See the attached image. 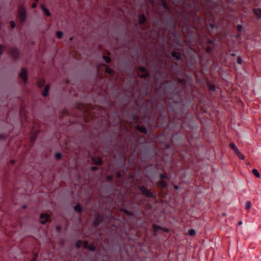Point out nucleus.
I'll list each match as a JSON object with an SVG mask.
<instances>
[{"mask_svg": "<svg viewBox=\"0 0 261 261\" xmlns=\"http://www.w3.org/2000/svg\"><path fill=\"white\" fill-rule=\"evenodd\" d=\"M116 176L118 178H119L121 177V173H120V172H117V173H116Z\"/></svg>", "mask_w": 261, "mask_h": 261, "instance_id": "obj_37", "label": "nucleus"}, {"mask_svg": "<svg viewBox=\"0 0 261 261\" xmlns=\"http://www.w3.org/2000/svg\"><path fill=\"white\" fill-rule=\"evenodd\" d=\"M152 228L155 231H158L159 230H162V227L156 224H153Z\"/></svg>", "mask_w": 261, "mask_h": 261, "instance_id": "obj_19", "label": "nucleus"}, {"mask_svg": "<svg viewBox=\"0 0 261 261\" xmlns=\"http://www.w3.org/2000/svg\"><path fill=\"white\" fill-rule=\"evenodd\" d=\"M229 147L230 148L233 149L236 153L237 154L238 156L242 160H244L245 156L242 154L239 150L238 148L236 146L235 144L233 143H231L229 144Z\"/></svg>", "mask_w": 261, "mask_h": 261, "instance_id": "obj_4", "label": "nucleus"}, {"mask_svg": "<svg viewBox=\"0 0 261 261\" xmlns=\"http://www.w3.org/2000/svg\"><path fill=\"white\" fill-rule=\"evenodd\" d=\"M56 156L57 159H60L61 158L62 154L61 153L58 152L56 154Z\"/></svg>", "mask_w": 261, "mask_h": 261, "instance_id": "obj_30", "label": "nucleus"}, {"mask_svg": "<svg viewBox=\"0 0 261 261\" xmlns=\"http://www.w3.org/2000/svg\"><path fill=\"white\" fill-rule=\"evenodd\" d=\"M35 1H36V2H38L39 0H34Z\"/></svg>", "mask_w": 261, "mask_h": 261, "instance_id": "obj_49", "label": "nucleus"}, {"mask_svg": "<svg viewBox=\"0 0 261 261\" xmlns=\"http://www.w3.org/2000/svg\"><path fill=\"white\" fill-rule=\"evenodd\" d=\"M106 72L107 73H108L109 74H112L113 73V70L111 69L110 68L108 67H107L106 68V70H105Z\"/></svg>", "mask_w": 261, "mask_h": 261, "instance_id": "obj_25", "label": "nucleus"}, {"mask_svg": "<svg viewBox=\"0 0 261 261\" xmlns=\"http://www.w3.org/2000/svg\"><path fill=\"white\" fill-rule=\"evenodd\" d=\"M74 210L79 213L82 212V208L80 204H77L74 206Z\"/></svg>", "mask_w": 261, "mask_h": 261, "instance_id": "obj_18", "label": "nucleus"}, {"mask_svg": "<svg viewBox=\"0 0 261 261\" xmlns=\"http://www.w3.org/2000/svg\"><path fill=\"white\" fill-rule=\"evenodd\" d=\"M140 71L142 72H144V74H141L140 75V76L141 77H145L147 76H148V74L146 73V71L144 68L141 67L140 68Z\"/></svg>", "mask_w": 261, "mask_h": 261, "instance_id": "obj_17", "label": "nucleus"}, {"mask_svg": "<svg viewBox=\"0 0 261 261\" xmlns=\"http://www.w3.org/2000/svg\"><path fill=\"white\" fill-rule=\"evenodd\" d=\"M251 207V202L250 201H248L246 203V208L247 210H249Z\"/></svg>", "mask_w": 261, "mask_h": 261, "instance_id": "obj_27", "label": "nucleus"}, {"mask_svg": "<svg viewBox=\"0 0 261 261\" xmlns=\"http://www.w3.org/2000/svg\"><path fill=\"white\" fill-rule=\"evenodd\" d=\"M41 219L40 223L41 224H45L47 222L50 221V216L46 213H42L40 216Z\"/></svg>", "mask_w": 261, "mask_h": 261, "instance_id": "obj_5", "label": "nucleus"}, {"mask_svg": "<svg viewBox=\"0 0 261 261\" xmlns=\"http://www.w3.org/2000/svg\"><path fill=\"white\" fill-rule=\"evenodd\" d=\"M211 89L215 90V86H211Z\"/></svg>", "mask_w": 261, "mask_h": 261, "instance_id": "obj_42", "label": "nucleus"}, {"mask_svg": "<svg viewBox=\"0 0 261 261\" xmlns=\"http://www.w3.org/2000/svg\"><path fill=\"white\" fill-rule=\"evenodd\" d=\"M57 37L59 39H61L63 37V33L61 31H57L56 33Z\"/></svg>", "mask_w": 261, "mask_h": 261, "instance_id": "obj_24", "label": "nucleus"}, {"mask_svg": "<svg viewBox=\"0 0 261 261\" xmlns=\"http://www.w3.org/2000/svg\"><path fill=\"white\" fill-rule=\"evenodd\" d=\"M19 76L24 83H26L28 81V74H27V70L25 68H22L21 69V72L19 74Z\"/></svg>", "mask_w": 261, "mask_h": 261, "instance_id": "obj_6", "label": "nucleus"}, {"mask_svg": "<svg viewBox=\"0 0 261 261\" xmlns=\"http://www.w3.org/2000/svg\"><path fill=\"white\" fill-rule=\"evenodd\" d=\"M4 46L0 44V55L2 54L4 52Z\"/></svg>", "mask_w": 261, "mask_h": 261, "instance_id": "obj_28", "label": "nucleus"}, {"mask_svg": "<svg viewBox=\"0 0 261 261\" xmlns=\"http://www.w3.org/2000/svg\"><path fill=\"white\" fill-rule=\"evenodd\" d=\"M253 11L254 14L255 15V16L257 18H261V9H260V8L254 9Z\"/></svg>", "mask_w": 261, "mask_h": 261, "instance_id": "obj_8", "label": "nucleus"}, {"mask_svg": "<svg viewBox=\"0 0 261 261\" xmlns=\"http://www.w3.org/2000/svg\"><path fill=\"white\" fill-rule=\"evenodd\" d=\"M156 186L162 188H166L167 187V183L166 181L162 180L158 182Z\"/></svg>", "mask_w": 261, "mask_h": 261, "instance_id": "obj_9", "label": "nucleus"}, {"mask_svg": "<svg viewBox=\"0 0 261 261\" xmlns=\"http://www.w3.org/2000/svg\"><path fill=\"white\" fill-rule=\"evenodd\" d=\"M42 10L43 11L44 13L47 16H50V13L49 11L45 7L44 5H41V6Z\"/></svg>", "mask_w": 261, "mask_h": 261, "instance_id": "obj_10", "label": "nucleus"}, {"mask_svg": "<svg viewBox=\"0 0 261 261\" xmlns=\"http://www.w3.org/2000/svg\"><path fill=\"white\" fill-rule=\"evenodd\" d=\"M188 234L191 236H194L195 234V231L193 229H189L188 231Z\"/></svg>", "mask_w": 261, "mask_h": 261, "instance_id": "obj_22", "label": "nucleus"}, {"mask_svg": "<svg viewBox=\"0 0 261 261\" xmlns=\"http://www.w3.org/2000/svg\"><path fill=\"white\" fill-rule=\"evenodd\" d=\"M44 84L45 80L44 79H40L37 83V86L40 88L44 86Z\"/></svg>", "mask_w": 261, "mask_h": 261, "instance_id": "obj_14", "label": "nucleus"}, {"mask_svg": "<svg viewBox=\"0 0 261 261\" xmlns=\"http://www.w3.org/2000/svg\"><path fill=\"white\" fill-rule=\"evenodd\" d=\"M146 20V17L144 15H140L139 17V23L140 24H142L145 22Z\"/></svg>", "mask_w": 261, "mask_h": 261, "instance_id": "obj_15", "label": "nucleus"}, {"mask_svg": "<svg viewBox=\"0 0 261 261\" xmlns=\"http://www.w3.org/2000/svg\"><path fill=\"white\" fill-rule=\"evenodd\" d=\"M18 17L21 22H24L26 20L27 15L26 11L24 8L22 6H19L18 9Z\"/></svg>", "mask_w": 261, "mask_h": 261, "instance_id": "obj_1", "label": "nucleus"}, {"mask_svg": "<svg viewBox=\"0 0 261 261\" xmlns=\"http://www.w3.org/2000/svg\"><path fill=\"white\" fill-rule=\"evenodd\" d=\"M237 28L239 31H241L242 29V26L241 25H238Z\"/></svg>", "mask_w": 261, "mask_h": 261, "instance_id": "obj_36", "label": "nucleus"}, {"mask_svg": "<svg viewBox=\"0 0 261 261\" xmlns=\"http://www.w3.org/2000/svg\"><path fill=\"white\" fill-rule=\"evenodd\" d=\"M252 173L257 178H259L260 175H259V173H258V171L255 169H254L252 170Z\"/></svg>", "mask_w": 261, "mask_h": 261, "instance_id": "obj_21", "label": "nucleus"}, {"mask_svg": "<svg viewBox=\"0 0 261 261\" xmlns=\"http://www.w3.org/2000/svg\"><path fill=\"white\" fill-rule=\"evenodd\" d=\"M121 211H123L127 215H130V213L129 212L127 211V210H121Z\"/></svg>", "mask_w": 261, "mask_h": 261, "instance_id": "obj_35", "label": "nucleus"}, {"mask_svg": "<svg viewBox=\"0 0 261 261\" xmlns=\"http://www.w3.org/2000/svg\"><path fill=\"white\" fill-rule=\"evenodd\" d=\"M174 189H178V187L176 185L174 186Z\"/></svg>", "mask_w": 261, "mask_h": 261, "instance_id": "obj_44", "label": "nucleus"}, {"mask_svg": "<svg viewBox=\"0 0 261 261\" xmlns=\"http://www.w3.org/2000/svg\"><path fill=\"white\" fill-rule=\"evenodd\" d=\"M107 178L108 180H110L112 179V177L111 176H108L107 177Z\"/></svg>", "mask_w": 261, "mask_h": 261, "instance_id": "obj_39", "label": "nucleus"}, {"mask_svg": "<svg viewBox=\"0 0 261 261\" xmlns=\"http://www.w3.org/2000/svg\"><path fill=\"white\" fill-rule=\"evenodd\" d=\"M97 169V167H92V169H93V170H95V169Z\"/></svg>", "mask_w": 261, "mask_h": 261, "instance_id": "obj_45", "label": "nucleus"}, {"mask_svg": "<svg viewBox=\"0 0 261 261\" xmlns=\"http://www.w3.org/2000/svg\"><path fill=\"white\" fill-rule=\"evenodd\" d=\"M231 56H232V57H234V56H236V55H235V54H231Z\"/></svg>", "mask_w": 261, "mask_h": 261, "instance_id": "obj_47", "label": "nucleus"}, {"mask_svg": "<svg viewBox=\"0 0 261 261\" xmlns=\"http://www.w3.org/2000/svg\"><path fill=\"white\" fill-rule=\"evenodd\" d=\"M9 53L14 60L17 59L19 58V52L18 49L15 47L10 48Z\"/></svg>", "mask_w": 261, "mask_h": 261, "instance_id": "obj_2", "label": "nucleus"}, {"mask_svg": "<svg viewBox=\"0 0 261 261\" xmlns=\"http://www.w3.org/2000/svg\"><path fill=\"white\" fill-rule=\"evenodd\" d=\"M36 7H37V4H36V3H33V4H32V8H35Z\"/></svg>", "mask_w": 261, "mask_h": 261, "instance_id": "obj_38", "label": "nucleus"}, {"mask_svg": "<svg viewBox=\"0 0 261 261\" xmlns=\"http://www.w3.org/2000/svg\"><path fill=\"white\" fill-rule=\"evenodd\" d=\"M100 215L98 213H96L95 214V218H94V220L93 221V224L95 226H97L100 223Z\"/></svg>", "mask_w": 261, "mask_h": 261, "instance_id": "obj_7", "label": "nucleus"}, {"mask_svg": "<svg viewBox=\"0 0 261 261\" xmlns=\"http://www.w3.org/2000/svg\"><path fill=\"white\" fill-rule=\"evenodd\" d=\"M211 48L210 47H207V48H206V51H207V52H210V51H211Z\"/></svg>", "mask_w": 261, "mask_h": 261, "instance_id": "obj_40", "label": "nucleus"}, {"mask_svg": "<svg viewBox=\"0 0 261 261\" xmlns=\"http://www.w3.org/2000/svg\"><path fill=\"white\" fill-rule=\"evenodd\" d=\"M82 242L81 241H78L76 242V245L77 248H80L82 245Z\"/></svg>", "mask_w": 261, "mask_h": 261, "instance_id": "obj_31", "label": "nucleus"}, {"mask_svg": "<svg viewBox=\"0 0 261 261\" xmlns=\"http://www.w3.org/2000/svg\"><path fill=\"white\" fill-rule=\"evenodd\" d=\"M49 86L48 85H46L45 87V89L43 91V92L42 93V95L44 96H46L48 95V92H49Z\"/></svg>", "mask_w": 261, "mask_h": 261, "instance_id": "obj_12", "label": "nucleus"}, {"mask_svg": "<svg viewBox=\"0 0 261 261\" xmlns=\"http://www.w3.org/2000/svg\"><path fill=\"white\" fill-rule=\"evenodd\" d=\"M10 25H11V28L12 29L14 28L15 27V23L14 21H10Z\"/></svg>", "mask_w": 261, "mask_h": 261, "instance_id": "obj_29", "label": "nucleus"}, {"mask_svg": "<svg viewBox=\"0 0 261 261\" xmlns=\"http://www.w3.org/2000/svg\"><path fill=\"white\" fill-rule=\"evenodd\" d=\"M171 55L173 57L176 58V59L177 60H180L181 59L180 54H179L176 51L172 52Z\"/></svg>", "mask_w": 261, "mask_h": 261, "instance_id": "obj_16", "label": "nucleus"}, {"mask_svg": "<svg viewBox=\"0 0 261 261\" xmlns=\"http://www.w3.org/2000/svg\"><path fill=\"white\" fill-rule=\"evenodd\" d=\"M84 245L85 247L89 248V249L91 251H94L95 249L94 246H93L92 244L88 245V242L87 241L84 242Z\"/></svg>", "mask_w": 261, "mask_h": 261, "instance_id": "obj_11", "label": "nucleus"}, {"mask_svg": "<svg viewBox=\"0 0 261 261\" xmlns=\"http://www.w3.org/2000/svg\"><path fill=\"white\" fill-rule=\"evenodd\" d=\"M70 40H72V37H70Z\"/></svg>", "mask_w": 261, "mask_h": 261, "instance_id": "obj_48", "label": "nucleus"}, {"mask_svg": "<svg viewBox=\"0 0 261 261\" xmlns=\"http://www.w3.org/2000/svg\"><path fill=\"white\" fill-rule=\"evenodd\" d=\"M10 162H11L12 164H14L15 163V161H14V160H11V161H10Z\"/></svg>", "mask_w": 261, "mask_h": 261, "instance_id": "obj_43", "label": "nucleus"}, {"mask_svg": "<svg viewBox=\"0 0 261 261\" xmlns=\"http://www.w3.org/2000/svg\"><path fill=\"white\" fill-rule=\"evenodd\" d=\"M103 58L107 63H109L111 62V58L110 57L105 56L103 57Z\"/></svg>", "mask_w": 261, "mask_h": 261, "instance_id": "obj_26", "label": "nucleus"}, {"mask_svg": "<svg viewBox=\"0 0 261 261\" xmlns=\"http://www.w3.org/2000/svg\"><path fill=\"white\" fill-rule=\"evenodd\" d=\"M137 129L140 132H142L143 133H146V132H147L146 129L145 127H141V126H138L137 127Z\"/></svg>", "mask_w": 261, "mask_h": 261, "instance_id": "obj_20", "label": "nucleus"}, {"mask_svg": "<svg viewBox=\"0 0 261 261\" xmlns=\"http://www.w3.org/2000/svg\"><path fill=\"white\" fill-rule=\"evenodd\" d=\"M30 261H37V258L36 257H35L34 258H33Z\"/></svg>", "mask_w": 261, "mask_h": 261, "instance_id": "obj_41", "label": "nucleus"}, {"mask_svg": "<svg viewBox=\"0 0 261 261\" xmlns=\"http://www.w3.org/2000/svg\"><path fill=\"white\" fill-rule=\"evenodd\" d=\"M142 194L147 197L151 198L153 197V194L150 191L144 186H141L139 188Z\"/></svg>", "mask_w": 261, "mask_h": 261, "instance_id": "obj_3", "label": "nucleus"}, {"mask_svg": "<svg viewBox=\"0 0 261 261\" xmlns=\"http://www.w3.org/2000/svg\"><path fill=\"white\" fill-rule=\"evenodd\" d=\"M93 161L94 162V164L96 165H101L102 164V160L101 158H93Z\"/></svg>", "mask_w": 261, "mask_h": 261, "instance_id": "obj_13", "label": "nucleus"}, {"mask_svg": "<svg viewBox=\"0 0 261 261\" xmlns=\"http://www.w3.org/2000/svg\"><path fill=\"white\" fill-rule=\"evenodd\" d=\"M242 224V221H240L239 223H238V224L240 225H241Z\"/></svg>", "mask_w": 261, "mask_h": 261, "instance_id": "obj_46", "label": "nucleus"}, {"mask_svg": "<svg viewBox=\"0 0 261 261\" xmlns=\"http://www.w3.org/2000/svg\"><path fill=\"white\" fill-rule=\"evenodd\" d=\"M160 178H167V176H166V174H160Z\"/></svg>", "mask_w": 261, "mask_h": 261, "instance_id": "obj_33", "label": "nucleus"}, {"mask_svg": "<svg viewBox=\"0 0 261 261\" xmlns=\"http://www.w3.org/2000/svg\"><path fill=\"white\" fill-rule=\"evenodd\" d=\"M161 3H162V6L163 7L166 9H168V7L167 6V5L166 4V2L165 1V0H161Z\"/></svg>", "mask_w": 261, "mask_h": 261, "instance_id": "obj_23", "label": "nucleus"}, {"mask_svg": "<svg viewBox=\"0 0 261 261\" xmlns=\"http://www.w3.org/2000/svg\"><path fill=\"white\" fill-rule=\"evenodd\" d=\"M162 230L164 231V232H168L169 231V229L168 228H163L162 227Z\"/></svg>", "mask_w": 261, "mask_h": 261, "instance_id": "obj_34", "label": "nucleus"}, {"mask_svg": "<svg viewBox=\"0 0 261 261\" xmlns=\"http://www.w3.org/2000/svg\"><path fill=\"white\" fill-rule=\"evenodd\" d=\"M237 63L239 64H241L242 63V59L241 58V57H238V58H237Z\"/></svg>", "mask_w": 261, "mask_h": 261, "instance_id": "obj_32", "label": "nucleus"}]
</instances>
